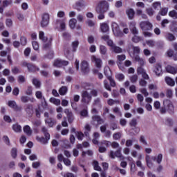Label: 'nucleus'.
I'll return each instance as SVG.
<instances>
[{"mask_svg":"<svg viewBox=\"0 0 177 177\" xmlns=\"http://www.w3.org/2000/svg\"><path fill=\"white\" fill-rule=\"evenodd\" d=\"M109 2L106 1H101L98 3V6L95 8L96 14L98 15L97 19L99 20H103L104 19V14L109 10Z\"/></svg>","mask_w":177,"mask_h":177,"instance_id":"f257e3e1","label":"nucleus"},{"mask_svg":"<svg viewBox=\"0 0 177 177\" xmlns=\"http://www.w3.org/2000/svg\"><path fill=\"white\" fill-rule=\"evenodd\" d=\"M145 161L147 162V167H148V168H153V166L154 165L153 161H156L158 164H161V162L162 161V154L159 153L157 157H150V156L147 155L145 157Z\"/></svg>","mask_w":177,"mask_h":177,"instance_id":"f03ea898","label":"nucleus"},{"mask_svg":"<svg viewBox=\"0 0 177 177\" xmlns=\"http://www.w3.org/2000/svg\"><path fill=\"white\" fill-rule=\"evenodd\" d=\"M41 132H43L44 137H39V136H36V140L37 142H39V143H41L42 145H47L48 142L50 139V134L48 133V129L46 127H43L41 128Z\"/></svg>","mask_w":177,"mask_h":177,"instance_id":"7ed1b4c3","label":"nucleus"},{"mask_svg":"<svg viewBox=\"0 0 177 177\" xmlns=\"http://www.w3.org/2000/svg\"><path fill=\"white\" fill-rule=\"evenodd\" d=\"M139 53H140V48L139 46H133V57L134 60H136V62H138L140 66H144L145 60L138 55H139Z\"/></svg>","mask_w":177,"mask_h":177,"instance_id":"20e7f679","label":"nucleus"},{"mask_svg":"<svg viewBox=\"0 0 177 177\" xmlns=\"http://www.w3.org/2000/svg\"><path fill=\"white\" fill-rule=\"evenodd\" d=\"M81 96L82 103H84V104H89V103H91V101L92 100V95L87 91H82Z\"/></svg>","mask_w":177,"mask_h":177,"instance_id":"39448f33","label":"nucleus"},{"mask_svg":"<svg viewBox=\"0 0 177 177\" xmlns=\"http://www.w3.org/2000/svg\"><path fill=\"white\" fill-rule=\"evenodd\" d=\"M163 105L164 107H167V111L171 115H174L175 114V107L174 106V104H172V102L169 100H165L163 101Z\"/></svg>","mask_w":177,"mask_h":177,"instance_id":"423d86ee","label":"nucleus"},{"mask_svg":"<svg viewBox=\"0 0 177 177\" xmlns=\"http://www.w3.org/2000/svg\"><path fill=\"white\" fill-rule=\"evenodd\" d=\"M112 31L115 37H123L124 33L120 29V26L115 22H112Z\"/></svg>","mask_w":177,"mask_h":177,"instance_id":"0eeeda50","label":"nucleus"},{"mask_svg":"<svg viewBox=\"0 0 177 177\" xmlns=\"http://www.w3.org/2000/svg\"><path fill=\"white\" fill-rule=\"evenodd\" d=\"M140 27L142 31H150L153 29V24L149 21H141Z\"/></svg>","mask_w":177,"mask_h":177,"instance_id":"6e6552de","label":"nucleus"},{"mask_svg":"<svg viewBox=\"0 0 177 177\" xmlns=\"http://www.w3.org/2000/svg\"><path fill=\"white\" fill-rule=\"evenodd\" d=\"M24 67H27L29 73H36V71H39V68L32 63L24 62Z\"/></svg>","mask_w":177,"mask_h":177,"instance_id":"1a4fd4ad","label":"nucleus"},{"mask_svg":"<svg viewBox=\"0 0 177 177\" xmlns=\"http://www.w3.org/2000/svg\"><path fill=\"white\" fill-rule=\"evenodd\" d=\"M121 148H119L114 153V151H111L109 153V157H111V158H115V157H118V158H120V161H123V160H124V156H122V153H121ZM115 154V156H114Z\"/></svg>","mask_w":177,"mask_h":177,"instance_id":"9d476101","label":"nucleus"},{"mask_svg":"<svg viewBox=\"0 0 177 177\" xmlns=\"http://www.w3.org/2000/svg\"><path fill=\"white\" fill-rule=\"evenodd\" d=\"M64 113L66 115V118L64 117V120H66L67 118L68 122L69 124H73V122H74V114L73 113V112L71 111H70V109H64Z\"/></svg>","mask_w":177,"mask_h":177,"instance_id":"9b49d317","label":"nucleus"},{"mask_svg":"<svg viewBox=\"0 0 177 177\" xmlns=\"http://www.w3.org/2000/svg\"><path fill=\"white\" fill-rule=\"evenodd\" d=\"M91 62L92 63H94L95 67L98 68V70H100V68H102V66L103 64L102 59L97 57L95 55H93L91 56Z\"/></svg>","mask_w":177,"mask_h":177,"instance_id":"f8f14e48","label":"nucleus"},{"mask_svg":"<svg viewBox=\"0 0 177 177\" xmlns=\"http://www.w3.org/2000/svg\"><path fill=\"white\" fill-rule=\"evenodd\" d=\"M48 24H49V14L44 13L41 16V26L44 28L47 27Z\"/></svg>","mask_w":177,"mask_h":177,"instance_id":"ddd939ff","label":"nucleus"},{"mask_svg":"<svg viewBox=\"0 0 177 177\" xmlns=\"http://www.w3.org/2000/svg\"><path fill=\"white\" fill-rule=\"evenodd\" d=\"M8 106H9L10 109H12L15 111H21V106H17V104L15 100L8 101Z\"/></svg>","mask_w":177,"mask_h":177,"instance_id":"4468645a","label":"nucleus"},{"mask_svg":"<svg viewBox=\"0 0 177 177\" xmlns=\"http://www.w3.org/2000/svg\"><path fill=\"white\" fill-rule=\"evenodd\" d=\"M54 66L55 67H63V66H68V61L62 59H56L54 62Z\"/></svg>","mask_w":177,"mask_h":177,"instance_id":"2eb2a0df","label":"nucleus"},{"mask_svg":"<svg viewBox=\"0 0 177 177\" xmlns=\"http://www.w3.org/2000/svg\"><path fill=\"white\" fill-rule=\"evenodd\" d=\"M153 73H155L156 75H157L158 77H160V75H162V66L161 64H156Z\"/></svg>","mask_w":177,"mask_h":177,"instance_id":"dca6fc26","label":"nucleus"},{"mask_svg":"<svg viewBox=\"0 0 177 177\" xmlns=\"http://www.w3.org/2000/svg\"><path fill=\"white\" fill-rule=\"evenodd\" d=\"M135 10L133 8H127L126 10V15L129 20H133L135 19Z\"/></svg>","mask_w":177,"mask_h":177,"instance_id":"f3484780","label":"nucleus"},{"mask_svg":"<svg viewBox=\"0 0 177 177\" xmlns=\"http://www.w3.org/2000/svg\"><path fill=\"white\" fill-rule=\"evenodd\" d=\"M81 71L84 74H88L89 73V67L86 61L82 62Z\"/></svg>","mask_w":177,"mask_h":177,"instance_id":"a211bd4d","label":"nucleus"},{"mask_svg":"<svg viewBox=\"0 0 177 177\" xmlns=\"http://www.w3.org/2000/svg\"><path fill=\"white\" fill-rule=\"evenodd\" d=\"M95 122H97V124L98 125H100V124H103V119L97 115H93L92 116L91 124H95Z\"/></svg>","mask_w":177,"mask_h":177,"instance_id":"6ab92c4d","label":"nucleus"},{"mask_svg":"<svg viewBox=\"0 0 177 177\" xmlns=\"http://www.w3.org/2000/svg\"><path fill=\"white\" fill-rule=\"evenodd\" d=\"M129 29L131 33L133 34V35H138L139 34V31L138 30V28H136V24L134 22H131L129 25Z\"/></svg>","mask_w":177,"mask_h":177,"instance_id":"aec40b11","label":"nucleus"},{"mask_svg":"<svg viewBox=\"0 0 177 177\" xmlns=\"http://www.w3.org/2000/svg\"><path fill=\"white\" fill-rule=\"evenodd\" d=\"M82 8H85V2L84 0H79L75 3V9H77L78 12H81Z\"/></svg>","mask_w":177,"mask_h":177,"instance_id":"412c9836","label":"nucleus"},{"mask_svg":"<svg viewBox=\"0 0 177 177\" xmlns=\"http://www.w3.org/2000/svg\"><path fill=\"white\" fill-rule=\"evenodd\" d=\"M64 55L68 60H73L74 59V53L68 48H66L64 50Z\"/></svg>","mask_w":177,"mask_h":177,"instance_id":"4be33fe9","label":"nucleus"},{"mask_svg":"<svg viewBox=\"0 0 177 177\" xmlns=\"http://www.w3.org/2000/svg\"><path fill=\"white\" fill-rule=\"evenodd\" d=\"M24 133L27 135V136H31L32 135V130L31 129V127H30L28 125H26L23 128Z\"/></svg>","mask_w":177,"mask_h":177,"instance_id":"5701e85b","label":"nucleus"},{"mask_svg":"<svg viewBox=\"0 0 177 177\" xmlns=\"http://www.w3.org/2000/svg\"><path fill=\"white\" fill-rule=\"evenodd\" d=\"M166 71L170 74H176L177 68L171 66V65H168L166 66Z\"/></svg>","mask_w":177,"mask_h":177,"instance_id":"b1692460","label":"nucleus"},{"mask_svg":"<svg viewBox=\"0 0 177 177\" xmlns=\"http://www.w3.org/2000/svg\"><path fill=\"white\" fill-rule=\"evenodd\" d=\"M25 107V111L27 113V114H28V115H31L33 113L32 104H28Z\"/></svg>","mask_w":177,"mask_h":177,"instance_id":"393cba45","label":"nucleus"},{"mask_svg":"<svg viewBox=\"0 0 177 177\" xmlns=\"http://www.w3.org/2000/svg\"><path fill=\"white\" fill-rule=\"evenodd\" d=\"M104 75L106 76L107 79L111 77V70L110 69V67L109 66H105L104 68Z\"/></svg>","mask_w":177,"mask_h":177,"instance_id":"a878e982","label":"nucleus"},{"mask_svg":"<svg viewBox=\"0 0 177 177\" xmlns=\"http://www.w3.org/2000/svg\"><path fill=\"white\" fill-rule=\"evenodd\" d=\"M166 84L169 86H175V80L169 77H166L165 78Z\"/></svg>","mask_w":177,"mask_h":177,"instance_id":"bb28decb","label":"nucleus"},{"mask_svg":"<svg viewBox=\"0 0 177 177\" xmlns=\"http://www.w3.org/2000/svg\"><path fill=\"white\" fill-rule=\"evenodd\" d=\"M68 91V88L66 86H62L59 89V93L61 95V96H64L67 93Z\"/></svg>","mask_w":177,"mask_h":177,"instance_id":"cd10ccee","label":"nucleus"},{"mask_svg":"<svg viewBox=\"0 0 177 177\" xmlns=\"http://www.w3.org/2000/svg\"><path fill=\"white\" fill-rule=\"evenodd\" d=\"M165 37L166 39H167V41H170V42H172V41H175V39H176V37H175V36L170 32L166 33Z\"/></svg>","mask_w":177,"mask_h":177,"instance_id":"c85d7f7f","label":"nucleus"},{"mask_svg":"<svg viewBox=\"0 0 177 177\" xmlns=\"http://www.w3.org/2000/svg\"><path fill=\"white\" fill-rule=\"evenodd\" d=\"M111 50L113 52V53H122V48H121L120 46H117L116 45L113 46Z\"/></svg>","mask_w":177,"mask_h":177,"instance_id":"c756f323","label":"nucleus"},{"mask_svg":"<svg viewBox=\"0 0 177 177\" xmlns=\"http://www.w3.org/2000/svg\"><path fill=\"white\" fill-rule=\"evenodd\" d=\"M129 125L130 127H132V129L135 130V129H138V127H136V125H138V120L133 118L130 122H129Z\"/></svg>","mask_w":177,"mask_h":177,"instance_id":"7c9ffc66","label":"nucleus"},{"mask_svg":"<svg viewBox=\"0 0 177 177\" xmlns=\"http://www.w3.org/2000/svg\"><path fill=\"white\" fill-rule=\"evenodd\" d=\"M100 28L102 32H107L109 30V25L106 23L101 24Z\"/></svg>","mask_w":177,"mask_h":177,"instance_id":"2f4dec72","label":"nucleus"},{"mask_svg":"<svg viewBox=\"0 0 177 177\" xmlns=\"http://www.w3.org/2000/svg\"><path fill=\"white\" fill-rule=\"evenodd\" d=\"M115 78L118 80V81L122 82L125 80V75L122 73H116L115 75Z\"/></svg>","mask_w":177,"mask_h":177,"instance_id":"473e14b6","label":"nucleus"},{"mask_svg":"<svg viewBox=\"0 0 177 177\" xmlns=\"http://www.w3.org/2000/svg\"><path fill=\"white\" fill-rule=\"evenodd\" d=\"M77 24V19L73 18L69 21V26L72 30L75 28V26Z\"/></svg>","mask_w":177,"mask_h":177,"instance_id":"72a5a7b5","label":"nucleus"},{"mask_svg":"<svg viewBox=\"0 0 177 177\" xmlns=\"http://www.w3.org/2000/svg\"><path fill=\"white\" fill-rule=\"evenodd\" d=\"M79 45L80 41L78 40L72 42V52H77V48H78Z\"/></svg>","mask_w":177,"mask_h":177,"instance_id":"f704fd0d","label":"nucleus"},{"mask_svg":"<svg viewBox=\"0 0 177 177\" xmlns=\"http://www.w3.org/2000/svg\"><path fill=\"white\" fill-rule=\"evenodd\" d=\"M33 85H35V88L39 89L41 88V82L38 80V79H33L32 81Z\"/></svg>","mask_w":177,"mask_h":177,"instance_id":"c9c22d12","label":"nucleus"},{"mask_svg":"<svg viewBox=\"0 0 177 177\" xmlns=\"http://www.w3.org/2000/svg\"><path fill=\"white\" fill-rule=\"evenodd\" d=\"M117 59L118 60V66L119 64H121V62H124V60H125V59H127V56H125V55H117Z\"/></svg>","mask_w":177,"mask_h":177,"instance_id":"e433bc0d","label":"nucleus"},{"mask_svg":"<svg viewBox=\"0 0 177 177\" xmlns=\"http://www.w3.org/2000/svg\"><path fill=\"white\" fill-rule=\"evenodd\" d=\"M39 38L43 41V42H46V41H48V37H45V33L43 31L39 32Z\"/></svg>","mask_w":177,"mask_h":177,"instance_id":"4c0bfd02","label":"nucleus"},{"mask_svg":"<svg viewBox=\"0 0 177 177\" xmlns=\"http://www.w3.org/2000/svg\"><path fill=\"white\" fill-rule=\"evenodd\" d=\"M122 136V133L121 132H117L113 134V139L114 140H120Z\"/></svg>","mask_w":177,"mask_h":177,"instance_id":"58836bf2","label":"nucleus"},{"mask_svg":"<svg viewBox=\"0 0 177 177\" xmlns=\"http://www.w3.org/2000/svg\"><path fill=\"white\" fill-rule=\"evenodd\" d=\"M45 122H46V124H48V127H50V128H52V127H53V125H55V122H53V120L50 118L45 119Z\"/></svg>","mask_w":177,"mask_h":177,"instance_id":"ea45409f","label":"nucleus"},{"mask_svg":"<svg viewBox=\"0 0 177 177\" xmlns=\"http://www.w3.org/2000/svg\"><path fill=\"white\" fill-rule=\"evenodd\" d=\"M100 53L101 55H106L107 53V48L105 46L100 45Z\"/></svg>","mask_w":177,"mask_h":177,"instance_id":"a19ab883","label":"nucleus"},{"mask_svg":"<svg viewBox=\"0 0 177 177\" xmlns=\"http://www.w3.org/2000/svg\"><path fill=\"white\" fill-rule=\"evenodd\" d=\"M50 103H53L55 106H60V100L55 97L50 98Z\"/></svg>","mask_w":177,"mask_h":177,"instance_id":"79ce46f5","label":"nucleus"},{"mask_svg":"<svg viewBox=\"0 0 177 177\" xmlns=\"http://www.w3.org/2000/svg\"><path fill=\"white\" fill-rule=\"evenodd\" d=\"M146 13L148 15V16L152 17V16H154V13H156V12L154 10H153V8H149L146 9Z\"/></svg>","mask_w":177,"mask_h":177,"instance_id":"37998d69","label":"nucleus"},{"mask_svg":"<svg viewBox=\"0 0 177 177\" xmlns=\"http://www.w3.org/2000/svg\"><path fill=\"white\" fill-rule=\"evenodd\" d=\"M12 129L13 131H15V132L20 133L21 132V126L17 124H14L12 125Z\"/></svg>","mask_w":177,"mask_h":177,"instance_id":"c03bdc74","label":"nucleus"},{"mask_svg":"<svg viewBox=\"0 0 177 177\" xmlns=\"http://www.w3.org/2000/svg\"><path fill=\"white\" fill-rule=\"evenodd\" d=\"M169 16L174 19V20H176L177 19V12L175 10H173L169 12Z\"/></svg>","mask_w":177,"mask_h":177,"instance_id":"a18cd8bd","label":"nucleus"},{"mask_svg":"<svg viewBox=\"0 0 177 177\" xmlns=\"http://www.w3.org/2000/svg\"><path fill=\"white\" fill-rule=\"evenodd\" d=\"M138 78H139V77L138 76V75H133L129 77V80H130L131 82H132V84H135V82H137Z\"/></svg>","mask_w":177,"mask_h":177,"instance_id":"49530a36","label":"nucleus"},{"mask_svg":"<svg viewBox=\"0 0 177 177\" xmlns=\"http://www.w3.org/2000/svg\"><path fill=\"white\" fill-rule=\"evenodd\" d=\"M131 41L135 42V44H138V42H140V41H142V37H140L136 35H134V36L131 39Z\"/></svg>","mask_w":177,"mask_h":177,"instance_id":"de8ad7c7","label":"nucleus"},{"mask_svg":"<svg viewBox=\"0 0 177 177\" xmlns=\"http://www.w3.org/2000/svg\"><path fill=\"white\" fill-rule=\"evenodd\" d=\"M93 167H94V169L95 171H102V167H100V166H99V162L95 160L93 162Z\"/></svg>","mask_w":177,"mask_h":177,"instance_id":"09e8293b","label":"nucleus"},{"mask_svg":"<svg viewBox=\"0 0 177 177\" xmlns=\"http://www.w3.org/2000/svg\"><path fill=\"white\" fill-rule=\"evenodd\" d=\"M20 44L22 46H26V45H27V38L24 36H21L20 37Z\"/></svg>","mask_w":177,"mask_h":177,"instance_id":"8fccbe9b","label":"nucleus"},{"mask_svg":"<svg viewBox=\"0 0 177 177\" xmlns=\"http://www.w3.org/2000/svg\"><path fill=\"white\" fill-rule=\"evenodd\" d=\"M109 82H110V85L111 86H112V88H115V86H117V83H115V80H114V79L111 77L109 78H108Z\"/></svg>","mask_w":177,"mask_h":177,"instance_id":"3c124183","label":"nucleus"},{"mask_svg":"<svg viewBox=\"0 0 177 177\" xmlns=\"http://www.w3.org/2000/svg\"><path fill=\"white\" fill-rule=\"evenodd\" d=\"M35 96H36L37 99H39V100L44 99V100H45V97L42 96L41 91H36Z\"/></svg>","mask_w":177,"mask_h":177,"instance_id":"603ef678","label":"nucleus"},{"mask_svg":"<svg viewBox=\"0 0 177 177\" xmlns=\"http://www.w3.org/2000/svg\"><path fill=\"white\" fill-rule=\"evenodd\" d=\"M152 6L155 10H158V8H161V3L160 1L154 2Z\"/></svg>","mask_w":177,"mask_h":177,"instance_id":"864d4df0","label":"nucleus"},{"mask_svg":"<svg viewBox=\"0 0 177 177\" xmlns=\"http://www.w3.org/2000/svg\"><path fill=\"white\" fill-rule=\"evenodd\" d=\"M104 86L105 89L111 92V87H110V84H109V82L106 80H104Z\"/></svg>","mask_w":177,"mask_h":177,"instance_id":"5fc2aeb1","label":"nucleus"},{"mask_svg":"<svg viewBox=\"0 0 177 177\" xmlns=\"http://www.w3.org/2000/svg\"><path fill=\"white\" fill-rule=\"evenodd\" d=\"M21 102H22V103H28V102H30V97L23 95L21 97Z\"/></svg>","mask_w":177,"mask_h":177,"instance_id":"6e6d98bb","label":"nucleus"},{"mask_svg":"<svg viewBox=\"0 0 177 177\" xmlns=\"http://www.w3.org/2000/svg\"><path fill=\"white\" fill-rule=\"evenodd\" d=\"M159 13L161 16H166L167 13H168V8H161Z\"/></svg>","mask_w":177,"mask_h":177,"instance_id":"4d7b16f0","label":"nucleus"},{"mask_svg":"<svg viewBox=\"0 0 177 177\" xmlns=\"http://www.w3.org/2000/svg\"><path fill=\"white\" fill-rule=\"evenodd\" d=\"M11 156L12 158H16L17 157V149L12 148L11 150Z\"/></svg>","mask_w":177,"mask_h":177,"instance_id":"13d9d810","label":"nucleus"},{"mask_svg":"<svg viewBox=\"0 0 177 177\" xmlns=\"http://www.w3.org/2000/svg\"><path fill=\"white\" fill-rule=\"evenodd\" d=\"M174 95V93L172 92V90L171 89H167L166 91V96L167 97H168L169 99L172 98V96Z\"/></svg>","mask_w":177,"mask_h":177,"instance_id":"bf43d9fd","label":"nucleus"},{"mask_svg":"<svg viewBox=\"0 0 177 177\" xmlns=\"http://www.w3.org/2000/svg\"><path fill=\"white\" fill-rule=\"evenodd\" d=\"M12 3V0H4L3 1V8H7Z\"/></svg>","mask_w":177,"mask_h":177,"instance_id":"052dcab7","label":"nucleus"},{"mask_svg":"<svg viewBox=\"0 0 177 177\" xmlns=\"http://www.w3.org/2000/svg\"><path fill=\"white\" fill-rule=\"evenodd\" d=\"M6 24L7 27L10 28L13 26V21H12L11 19H7L6 20Z\"/></svg>","mask_w":177,"mask_h":177,"instance_id":"680f3d73","label":"nucleus"},{"mask_svg":"<svg viewBox=\"0 0 177 177\" xmlns=\"http://www.w3.org/2000/svg\"><path fill=\"white\" fill-rule=\"evenodd\" d=\"M26 95H28V96H31L32 95V87L28 86L26 91Z\"/></svg>","mask_w":177,"mask_h":177,"instance_id":"e2e57ef3","label":"nucleus"},{"mask_svg":"<svg viewBox=\"0 0 177 177\" xmlns=\"http://www.w3.org/2000/svg\"><path fill=\"white\" fill-rule=\"evenodd\" d=\"M80 115L82 117H88V110L83 109L82 111H80Z\"/></svg>","mask_w":177,"mask_h":177,"instance_id":"0e129e2a","label":"nucleus"},{"mask_svg":"<svg viewBox=\"0 0 177 177\" xmlns=\"http://www.w3.org/2000/svg\"><path fill=\"white\" fill-rule=\"evenodd\" d=\"M86 24H87L88 27H93L95 26V22L91 19H88L86 22Z\"/></svg>","mask_w":177,"mask_h":177,"instance_id":"69168bd1","label":"nucleus"},{"mask_svg":"<svg viewBox=\"0 0 177 177\" xmlns=\"http://www.w3.org/2000/svg\"><path fill=\"white\" fill-rule=\"evenodd\" d=\"M76 136H77L78 140H82V139H84V133H82V132H77Z\"/></svg>","mask_w":177,"mask_h":177,"instance_id":"338daca9","label":"nucleus"},{"mask_svg":"<svg viewBox=\"0 0 177 177\" xmlns=\"http://www.w3.org/2000/svg\"><path fill=\"white\" fill-rule=\"evenodd\" d=\"M139 85H140V86H147V82H146V80H145V79H140L139 82Z\"/></svg>","mask_w":177,"mask_h":177,"instance_id":"774afa93","label":"nucleus"}]
</instances>
